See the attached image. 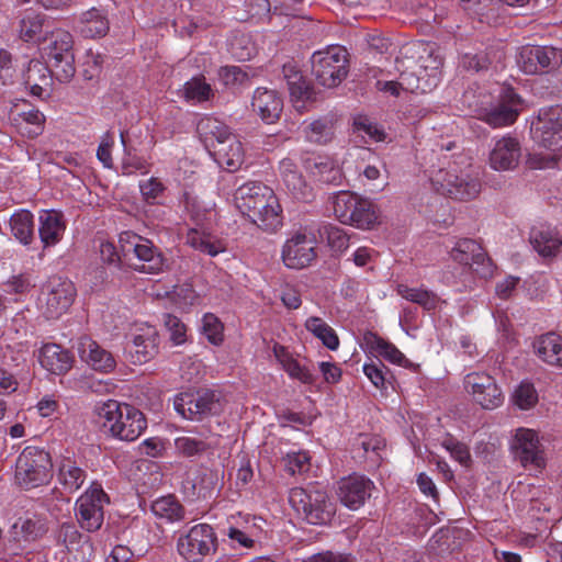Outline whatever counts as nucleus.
Returning a JSON list of instances; mask_svg holds the SVG:
<instances>
[{
    "mask_svg": "<svg viewBox=\"0 0 562 562\" xmlns=\"http://www.w3.org/2000/svg\"><path fill=\"white\" fill-rule=\"evenodd\" d=\"M237 210L266 232L282 226V210L273 190L259 181H249L234 193Z\"/></svg>",
    "mask_w": 562,
    "mask_h": 562,
    "instance_id": "f257e3e1",
    "label": "nucleus"
},
{
    "mask_svg": "<svg viewBox=\"0 0 562 562\" xmlns=\"http://www.w3.org/2000/svg\"><path fill=\"white\" fill-rule=\"evenodd\" d=\"M102 427L113 438L136 440L147 428L145 415L133 405L109 400L97 407Z\"/></svg>",
    "mask_w": 562,
    "mask_h": 562,
    "instance_id": "f03ea898",
    "label": "nucleus"
},
{
    "mask_svg": "<svg viewBox=\"0 0 562 562\" xmlns=\"http://www.w3.org/2000/svg\"><path fill=\"white\" fill-rule=\"evenodd\" d=\"M292 508L312 525H325L335 514V506L318 485L293 487L289 494Z\"/></svg>",
    "mask_w": 562,
    "mask_h": 562,
    "instance_id": "7ed1b4c3",
    "label": "nucleus"
},
{
    "mask_svg": "<svg viewBox=\"0 0 562 562\" xmlns=\"http://www.w3.org/2000/svg\"><path fill=\"white\" fill-rule=\"evenodd\" d=\"M52 460L48 452L37 447H26L15 462V482L24 490H31L49 482Z\"/></svg>",
    "mask_w": 562,
    "mask_h": 562,
    "instance_id": "20e7f679",
    "label": "nucleus"
},
{
    "mask_svg": "<svg viewBox=\"0 0 562 562\" xmlns=\"http://www.w3.org/2000/svg\"><path fill=\"white\" fill-rule=\"evenodd\" d=\"M311 64L316 81L326 88H335L348 75V52L339 45L328 46L315 52L311 57Z\"/></svg>",
    "mask_w": 562,
    "mask_h": 562,
    "instance_id": "39448f33",
    "label": "nucleus"
},
{
    "mask_svg": "<svg viewBox=\"0 0 562 562\" xmlns=\"http://www.w3.org/2000/svg\"><path fill=\"white\" fill-rule=\"evenodd\" d=\"M173 406L183 418L195 422L220 415L224 409L221 395L211 390L181 393L176 396Z\"/></svg>",
    "mask_w": 562,
    "mask_h": 562,
    "instance_id": "423d86ee",
    "label": "nucleus"
},
{
    "mask_svg": "<svg viewBox=\"0 0 562 562\" xmlns=\"http://www.w3.org/2000/svg\"><path fill=\"white\" fill-rule=\"evenodd\" d=\"M514 459L528 471H541L546 468L547 457L544 447L536 430L518 428L510 441Z\"/></svg>",
    "mask_w": 562,
    "mask_h": 562,
    "instance_id": "0eeeda50",
    "label": "nucleus"
},
{
    "mask_svg": "<svg viewBox=\"0 0 562 562\" xmlns=\"http://www.w3.org/2000/svg\"><path fill=\"white\" fill-rule=\"evenodd\" d=\"M179 554L188 562H202L217 549V537L209 524H198L178 539Z\"/></svg>",
    "mask_w": 562,
    "mask_h": 562,
    "instance_id": "6e6552de",
    "label": "nucleus"
},
{
    "mask_svg": "<svg viewBox=\"0 0 562 562\" xmlns=\"http://www.w3.org/2000/svg\"><path fill=\"white\" fill-rule=\"evenodd\" d=\"M109 497L100 484L93 483L76 502V517L82 529L88 532L99 530L104 520V504Z\"/></svg>",
    "mask_w": 562,
    "mask_h": 562,
    "instance_id": "1a4fd4ad",
    "label": "nucleus"
},
{
    "mask_svg": "<svg viewBox=\"0 0 562 562\" xmlns=\"http://www.w3.org/2000/svg\"><path fill=\"white\" fill-rule=\"evenodd\" d=\"M75 284L61 277H52L42 289L40 302L47 318H57L74 303Z\"/></svg>",
    "mask_w": 562,
    "mask_h": 562,
    "instance_id": "9d476101",
    "label": "nucleus"
},
{
    "mask_svg": "<svg viewBox=\"0 0 562 562\" xmlns=\"http://www.w3.org/2000/svg\"><path fill=\"white\" fill-rule=\"evenodd\" d=\"M517 64L527 75L549 74L562 65V49L553 46L526 45L519 50Z\"/></svg>",
    "mask_w": 562,
    "mask_h": 562,
    "instance_id": "9b49d317",
    "label": "nucleus"
},
{
    "mask_svg": "<svg viewBox=\"0 0 562 562\" xmlns=\"http://www.w3.org/2000/svg\"><path fill=\"white\" fill-rule=\"evenodd\" d=\"M436 190L443 195L459 201L475 199L482 189L479 178L470 175H457L451 171L439 170L432 179Z\"/></svg>",
    "mask_w": 562,
    "mask_h": 562,
    "instance_id": "f8f14e48",
    "label": "nucleus"
},
{
    "mask_svg": "<svg viewBox=\"0 0 562 562\" xmlns=\"http://www.w3.org/2000/svg\"><path fill=\"white\" fill-rule=\"evenodd\" d=\"M316 258V237L313 233L299 231L283 245L282 260L290 269L306 268Z\"/></svg>",
    "mask_w": 562,
    "mask_h": 562,
    "instance_id": "ddd939ff",
    "label": "nucleus"
},
{
    "mask_svg": "<svg viewBox=\"0 0 562 562\" xmlns=\"http://www.w3.org/2000/svg\"><path fill=\"white\" fill-rule=\"evenodd\" d=\"M521 98L513 88H502L496 102L484 110L482 120L494 128L512 125L521 111Z\"/></svg>",
    "mask_w": 562,
    "mask_h": 562,
    "instance_id": "4468645a",
    "label": "nucleus"
},
{
    "mask_svg": "<svg viewBox=\"0 0 562 562\" xmlns=\"http://www.w3.org/2000/svg\"><path fill=\"white\" fill-rule=\"evenodd\" d=\"M464 386L473 401L484 409H494L504 402V394L496 380L485 372H472L464 379Z\"/></svg>",
    "mask_w": 562,
    "mask_h": 562,
    "instance_id": "2eb2a0df",
    "label": "nucleus"
},
{
    "mask_svg": "<svg viewBox=\"0 0 562 562\" xmlns=\"http://www.w3.org/2000/svg\"><path fill=\"white\" fill-rule=\"evenodd\" d=\"M535 139L550 150L562 149V106L541 110L533 128Z\"/></svg>",
    "mask_w": 562,
    "mask_h": 562,
    "instance_id": "dca6fc26",
    "label": "nucleus"
},
{
    "mask_svg": "<svg viewBox=\"0 0 562 562\" xmlns=\"http://www.w3.org/2000/svg\"><path fill=\"white\" fill-rule=\"evenodd\" d=\"M158 347L159 335L156 327L143 324L133 329L125 349L134 364H142L158 353Z\"/></svg>",
    "mask_w": 562,
    "mask_h": 562,
    "instance_id": "f3484780",
    "label": "nucleus"
},
{
    "mask_svg": "<svg viewBox=\"0 0 562 562\" xmlns=\"http://www.w3.org/2000/svg\"><path fill=\"white\" fill-rule=\"evenodd\" d=\"M337 485L338 499L351 510L362 507L375 490L369 477L356 473L340 479Z\"/></svg>",
    "mask_w": 562,
    "mask_h": 562,
    "instance_id": "a211bd4d",
    "label": "nucleus"
},
{
    "mask_svg": "<svg viewBox=\"0 0 562 562\" xmlns=\"http://www.w3.org/2000/svg\"><path fill=\"white\" fill-rule=\"evenodd\" d=\"M450 255L454 261L469 266L481 278L491 277L493 273L491 259L482 246L473 239L462 238L458 240Z\"/></svg>",
    "mask_w": 562,
    "mask_h": 562,
    "instance_id": "6ab92c4d",
    "label": "nucleus"
},
{
    "mask_svg": "<svg viewBox=\"0 0 562 562\" xmlns=\"http://www.w3.org/2000/svg\"><path fill=\"white\" fill-rule=\"evenodd\" d=\"M55 540L72 554V562H88L93 554L89 536L81 533L74 522H64L55 530Z\"/></svg>",
    "mask_w": 562,
    "mask_h": 562,
    "instance_id": "aec40b11",
    "label": "nucleus"
},
{
    "mask_svg": "<svg viewBox=\"0 0 562 562\" xmlns=\"http://www.w3.org/2000/svg\"><path fill=\"white\" fill-rule=\"evenodd\" d=\"M521 158V146L516 137L510 135L497 139L492 147L488 162L496 171H509L518 167Z\"/></svg>",
    "mask_w": 562,
    "mask_h": 562,
    "instance_id": "412c9836",
    "label": "nucleus"
},
{
    "mask_svg": "<svg viewBox=\"0 0 562 562\" xmlns=\"http://www.w3.org/2000/svg\"><path fill=\"white\" fill-rule=\"evenodd\" d=\"M23 82L32 95L44 100L52 93L53 72L45 63L31 59L23 72Z\"/></svg>",
    "mask_w": 562,
    "mask_h": 562,
    "instance_id": "4be33fe9",
    "label": "nucleus"
},
{
    "mask_svg": "<svg viewBox=\"0 0 562 562\" xmlns=\"http://www.w3.org/2000/svg\"><path fill=\"white\" fill-rule=\"evenodd\" d=\"M529 240L533 249L544 258L557 256L562 247L560 233L547 223L532 226Z\"/></svg>",
    "mask_w": 562,
    "mask_h": 562,
    "instance_id": "5701e85b",
    "label": "nucleus"
},
{
    "mask_svg": "<svg viewBox=\"0 0 562 562\" xmlns=\"http://www.w3.org/2000/svg\"><path fill=\"white\" fill-rule=\"evenodd\" d=\"M251 106L265 123L272 124L280 119L283 101L274 90L258 88L254 93Z\"/></svg>",
    "mask_w": 562,
    "mask_h": 562,
    "instance_id": "b1692460",
    "label": "nucleus"
},
{
    "mask_svg": "<svg viewBox=\"0 0 562 562\" xmlns=\"http://www.w3.org/2000/svg\"><path fill=\"white\" fill-rule=\"evenodd\" d=\"M282 74L286 81L291 100L294 103H302V105H296L297 109L304 108L306 102L316 101L313 86L303 77V75L296 69L294 65H284L282 68Z\"/></svg>",
    "mask_w": 562,
    "mask_h": 562,
    "instance_id": "393cba45",
    "label": "nucleus"
},
{
    "mask_svg": "<svg viewBox=\"0 0 562 562\" xmlns=\"http://www.w3.org/2000/svg\"><path fill=\"white\" fill-rule=\"evenodd\" d=\"M279 171L285 188L293 198L310 201L312 198V189L291 158H284L280 161Z\"/></svg>",
    "mask_w": 562,
    "mask_h": 562,
    "instance_id": "a878e982",
    "label": "nucleus"
},
{
    "mask_svg": "<svg viewBox=\"0 0 562 562\" xmlns=\"http://www.w3.org/2000/svg\"><path fill=\"white\" fill-rule=\"evenodd\" d=\"M41 366L53 374H65L72 367V357L60 345L46 344L40 350Z\"/></svg>",
    "mask_w": 562,
    "mask_h": 562,
    "instance_id": "bb28decb",
    "label": "nucleus"
},
{
    "mask_svg": "<svg viewBox=\"0 0 562 562\" xmlns=\"http://www.w3.org/2000/svg\"><path fill=\"white\" fill-rule=\"evenodd\" d=\"M38 221V234L44 248L58 244L66 229L63 213L54 210L43 211Z\"/></svg>",
    "mask_w": 562,
    "mask_h": 562,
    "instance_id": "cd10ccee",
    "label": "nucleus"
},
{
    "mask_svg": "<svg viewBox=\"0 0 562 562\" xmlns=\"http://www.w3.org/2000/svg\"><path fill=\"white\" fill-rule=\"evenodd\" d=\"M210 154L220 166L225 167L228 171L237 170L244 161L243 145L235 134L217 144Z\"/></svg>",
    "mask_w": 562,
    "mask_h": 562,
    "instance_id": "c85d7f7f",
    "label": "nucleus"
},
{
    "mask_svg": "<svg viewBox=\"0 0 562 562\" xmlns=\"http://www.w3.org/2000/svg\"><path fill=\"white\" fill-rule=\"evenodd\" d=\"M133 255L142 262L136 267V270L140 272L157 274L162 272L167 266V260L160 249L145 237Z\"/></svg>",
    "mask_w": 562,
    "mask_h": 562,
    "instance_id": "c756f323",
    "label": "nucleus"
},
{
    "mask_svg": "<svg viewBox=\"0 0 562 562\" xmlns=\"http://www.w3.org/2000/svg\"><path fill=\"white\" fill-rule=\"evenodd\" d=\"M80 358L100 372H111L116 366L112 353L93 340H86L79 347Z\"/></svg>",
    "mask_w": 562,
    "mask_h": 562,
    "instance_id": "7c9ffc66",
    "label": "nucleus"
},
{
    "mask_svg": "<svg viewBox=\"0 0 562 562\" xmlns=\"http://www.w3.org/2000/svg\"><path fill=\"white\" fill-rule=\"evenodd\" d=\"M196 131L210 153L233 134L226 124L213 116L202 117L198 122Z\"/></svg>",
    "mask_w": 562,
    "mask_h": 562,
    "instance_id": "2f4dec72",
    "label": "nucleus"
},
{
    "mask_svg": "<svg viewBox=\"0 0 562 562\" xmlns=\"http://www.w3.org/2000/svg\"><path fill=\"white\" fill-rule=\"evenodd\" d=\"M536 355L546 363L562 367V337L555 333L540 336L533 342Z\"/></svg>",
    "mask_w": 562,
    "mask_h": 562,
    "instance_id": "473e14b6",
    "label": "nucleus"
},
{
    "mask_svg": "<svg viewBox=\"0 0 562 562\" xmlns=\"http://www.w3.org/2000/svg\"><path fill=\"white\" fill-rule=\"evenodd\" d=\"M78 29L83 37L95 38L104 36L110 26L105 14L97 8H92L80 15Z\"/></svg>",
    "mask_w": 562,
    "mask_h": 562,
    "instance_id": "72a5a7b5",
    "label": "nucleus"
},
{
    "mask_svg": "<svg viewBox=\"0 0 562 562\" xmlns=\"http://www.w3.org/2000/svg\"><path fill=\"white\" fill-rule=\"evenodd\" d=\"M273 353L282 368L292 379H296L304 384L315 383L316 376L313 372L307 367L301 366L283 346L274 345Z\"/></svg>",
    "mask_w": 562,
    "mask_h": 562,
    "instance_id": "f704fd0d",
    "label": "nucleus"
},
{
    "mask_svg": "<svg viewBox=\"0 0 562 562\" xmlns=\"http://www.w3.org/2000/svg\"><path fill=\"white\" fill-rule=\"evenodd\" d=\"M304 166L314 178L324 183H335L341 178L340 169L328 157H308L305 159Z\"/></svg>",
    "mask_w": 562,
    "mask_h": 562,
    "instance_id": "c9c22d12",
    "label": "nucleus"
},
{
    "mask_svg": "<svg viewBox=\"0 0 562 562\" xmlns=\"http://www.w3.org/2000/svg\"><path fill=\"white\" fill-rule=\"evenodd\" d=\"M57 479L66 491L72 493L82 486L87 473L75 460L63 458L58 463Z\"/></svg>",
    "mask_w": 562,
    "mask_h": 562,
    "instance_id": "e433bc0d",
    "label": "nucleus"
},
{
    "mask_svg": "<svg viewBox=\"0 0 562 562\" xmlns=\"http://www.w3.org/2000/svg\"><path fill=\"white\" fill-rule=\"evenodd\" d=\"M367 347L379 356L398 366L407 367L408 359L396 348L395 345L383 339L374 333H368L364 336Z\"/></svg>",
    "mask_w": 562,
    "mask_h": 562,
    "instance_id": "4c0bfd02",
    "label": "nucleus"
},
{
    "mask_svg": "<svg viewBox=\"0 0 562 562\" xmlns=\"http://www.w3.org/2000/svg\"><path fill=\"white\" fill-rule=\"evenodd\" d=\"M186 244L211 257L225 251L224 244L205 233L204 229L190 228L186 235Z\"/></svg>",
    "mask_w": 562,
    "mask_h": 562,
    "instance_id": "58836bf2",
    "label": "nucleus"
},
{
    "mask_svg": "<svg viewBox=\"0 0 562 562\" xmlns=\"http://www.w3.org/2000/svg\"><path fill=\"white\" fill-rule=\"evenodd\" d=\"M352 210L351 220H348L346 224L370 229L379 223V210L370 200L358 196V204Z\"/></svg>",
    "mask_w": 562,
    "mask_h": 562,
    "instance_id": "ea45409f",
    "label": "nucleus"
},
{
    "mask_svg": "<svg viewBox=\"0 0 562 562\" xmlns=\"http://www.w3.org/2000/svg\"><path fill=\"white\" fill-rule=\"evenodd\" d=\"M12 235L23 245H30L34 240V216L27 210L15 212L10 218Z\"/></svg>",
    "mask_w": 562,
    "mask_h": 562,
    "instance_id": "a19ab883",
    "label": "nucleus"
},
{
    "mask_svg": "<svg viewBox=\"0 0 562 562\" xmlns=\"http://www.w3.org/2000/svg\"><path fill=\"white\" fill-rule=\"evenodd\" d=\"M396 292L403 299L418 304L425 311H432L439 304V296L432 291L426 289L409 288L406 284H397Z\"/></svg>",
    "mask_w": 562,
    "mask_h": 562,
    "instance_id": "79ce46f5",
    "label": "nucleus"
},
{
    "mask_svg": "<svg viewBox=\"0 0 562 562\" xmlns=\"http://www.w3.org/2000/svg\"><path fill=\"white\" fill-rule=\"evenodd\" d=\"M151 510L155 516L171 522L182 520L186 514L184 507L175 495L157 498L151 504Z\"/></svg>",
    "mask_w": 562,
    "mask_h": 562,
    "instance_id": "37998d69",
    "label": "nucleus"
},
{
    "mask_svg": "<svg viewBox=\"0 0 562 562\" xmlns=\"http://www.w3.org/2000/svg\"><path fill=\"white\" fill-rule=\"evenodd\" d=\"M305 327L316 338H318L324 346L330 350H336L339 347V338L334 330L321 317L312 316L305 322Z\"/></svg>",
    "mask_w": 562,
    "mask_h": 562,
    "instance_id": "c03bdc74",
    "label": "nucleus"
},
{
    "mask_svg": "<svg viewBox=\"0 0 562 562\" xmlns=\"http://www.w3.org/2000/svg\"><path fill=\"white\" fill-rule=\"evenodd\" d=\"M74 38L72 35L65 30H56L52 32L49 43L45 47L49 60L65 55H74Z\"/></svg>",
    "mask_w": 562,
    "mask_h": 562,
    "instance_id": "a18cd8bd",
    "label": "nucleus"
},
{
    "mask_svg": "<svg viewBox=\"0 0 562 562\" xmlns=\"http://www.w3.org/2000/svg\"><path fill=\"white\" fill-rule=\"evenodd\" d=\"M44 16L40 13L25 12L19 21V35L24 42L36 41L43 30Z\"/></svg>",
    "mask_w": 562,
    "mask_h": 562,
    "instance_id": "49530a36",
    "label": "nucleus"
},
{
    "mask_svg": "<svg viewBox=\"0 0 562 562\" xmlns=\"http://www.w3.org/2000/svg\"><path fill=\"white\" fill-rule=\"evenodd\" d=\"M304 133L312 143L318 145L327 144L334 137L333 121L327 117L315 120L305 127Z\"/></svg>",
    "mask_w": 562,
    "mask_h": 562,
    "instance_id": "de8ad7c7",
    "label": "nucleus"
},
{
    "mask_svg": "<svg viewBox=\"0 0 562 562\" xmlns=\"http://www.w3.org/2000/svg\"><path fill=\"white\" fill-rule=\"evenodd\" d=\"M358 196L349 191H341L334 195L333 210L340 223L346 224L348 220H351V212L358 204Z\"/></svg>",
    "mask_w": 562,
    "mask_h": 562,
    "instance_id": "09e8293b",
    "label": "nucleus"
},
{
    "mask_svg": "<svg viewBox=\"0 0 562 562\" xmlns=\"http://www.w3.org/2000/svg\"><path fill=\"white\" fill-rule=\"evenodd\" d=\"M175 448L180 456L192 458L203 454L206 450L211 449V445L205 440L182 436L176 438Z\"/></svg>",
    "mask_w": 562,
    "mask_h": 562,
    "instance_id": "8fccbe9b",
    "label": "nucleus"
},
{
    "mask_svg": "<svg viewBox=\"0 0 562 562\" xmlns=\"http://www.w3.org/2000/svg\"><path fill=\"white\" fill-rule=\"evenodd\" d=\"M232 520H234V522L231 521L226 532L229 540L244 548H252L255 546L254 526H239V521L235 517H232Z\"/></svg>",
    "mask_w": 562,
    "mask_h": 562,
    "instance_id": "3c124183",
    "label": "nucleus"
},
{
    "mask_svg": "<svg viewBox=\"0 0 562 562\" xmlns=\"http://www.w3.org/2000/svg\"><path fill=\"white\" fill-rule=\"evenodd\" d=\"M53 67L52 72L59 82H69L75 74V55H65L56 59L49 60Z\"/></svg>",
    "mask_w": 562,
    "mask_h": 562,
    "instance_id": "603ef678",
    "label": "nucleus"
},
{
    "mask_svg": "<svg viewBox=\"0 0 562 562\" xmlns=\"http://www.w3.org/2000/svg\"><path fill=\"white\" fill-rule=\"evenodd\" d=\"M14 121H21L32 125V128L27 131V134L30 137H35L41 134L44 128L45 116L41 111L29 105L25 110L16 111V117H14Z\"/></svg>",
    "mask_w": 562,
    "mask_h": 562,
    "instance_id": "864d4df0",
    "label": "nucleus"
},
{
    "mask_svg": "<svg viewBox=\"0 0 562 562\" xmlns=\"http://www.w3.org/2000/svg\"><path fill=\"white\" fill-rule=\"evenodd\" d=\"M442 447L463 467H469L471 464L472 458L468 446L460 442L454 437L448 435L442 440Z\"/></svg>",
    "mask_w": 562,
    "mask_h": 562,
    "instance_id": "5fc2aeb1",
    "label": "nucleus"
},
{
    "mask_svg": "<svg viewBox=\"0 0 562 562\" xmlns=\"http://www.w3.org/2000/svg\"><path fill=\"white\" fill-rule=\"evenodd\" d=\"M212 94V88L205 82L204 78H192L184 85V95L187 99L202 102L209 100Z\"/></svg>",
    "mask_w": 562,
    "mask_h": 562,
    "instance_id": "6e6d98bb",
    "label": "nucleus"
},
{
    "mask_svg": "<svg viewBox=\"0 0 562 562\" xmlns=\"http://www.w3.org/2000/svg\"><path fill=\"white\" fill-rule=\"evenodd\" d=\"M13 529L15 535H19L18 529H20L24 540H34L45 531L43 521L37 518H20L13 525Z\"/></svg>",
    "mask_w": 562,
    "mask_h": 562,
    "instance_id": "4d7b16f0",
    "label": "nucleus"
},
{
    "mask_svg": "<svg viewBox=\"0 0 562 562\" xmlns=\"http://www.w3.org/2000/svg\"><path fill=\"white\" fill-rule=\"evenodd\" d=\"M311 457L305 451L289 452L283 458L284 469L290 474L307 472L310 469Z\"/></svg>",
    "mask_w": 562,
    "mask_h": 562,
    "instance_id": "13d9d810",
    "label": "nucleus"
},
{
    "mask_svg": "<svg viewBox=\"0 0 562 562\" xmlns=\"http://www.w3.org/2000/svg\"><path fill=\"white\" fill-rule=\"evenodd\" d=\"M514 402L520 409H529L538 402V394L531 383L522 382L514 393Z\"/></svg>",
    "mask_w": 562,
    "mask_h": 562,
    "instance_id": "bf43d9fd",
    "label": "nucleus"
},
{
    "mask_svg": "<svg viewBox=\"0 0 562 562\" xmlns=\"http://www.w3.org/2000/svg\"><path fill=\"white\" fill-rule=\"evenodd\" d=\"M202 331L213 345H220L223 341V324L213 314L203 316Z\"/></svg>",
    "mask_w": 562,
    "mask_h": 562,
    "instance_id": "052dcab7",
    "label": "nucleus"
},
{
    "mask_svg": "<svg viewBox=\"0 0 562 562\" xmlns=\"http://www.w3.org/2000/svg\"><path fill=\"white\" fill-rule=\"evenodd\" d=\"M139 190L147 203L156 204L162 196L166 187L158 178L151 177L150 179L139 182Z\"/></svg>",
    "mask_w": 562,
    "mask_h": 562,
    "instance_id": "680f3d73",
    "label": "nucleus"
},
{
    "mask_svg": "<svg viewBox=\"0 0 562 562\" xmlns=\"http://www.w3.org/2000/svg\"><path fill=\"white\" fill-rule=\"evenodd\" d=\"M104 63L103 56L99 53L89 49L86 54L85 61L82 64V76L86 80H92L99 77L102 65Z\"/></svg>",
    "mask_w": 562,
    "mask_h": 562,
    "instance_id": "e2e57ef3",
    "label": "nucleus"
},
{
    "mask_svg": "<svg viewBox=\"0 0 562 562\" xmlns=\"http://www.w3.org/2000/svg\"><path fill=\"white\" fill-rule=\"evenodd\" d=\"M220 81L224 86L243 85L248 80V75L238 66H224L217 72Z\"/></svg>",
    "mask_w": 562,
    "mask_h": 562,
    "instance_id": "0e129e2a",
    "label": "nucleus"
},
{
    "mask_svg": "<svg viewBox=\"0 0 562 562\" xmlns=\"http://www.w3.org/2000/svg\"><path fill=\"white\" fill-rule=\"evenodd\" d=\"M231 53L238 60H249L255 55V46L248 36L241 35L232 41Z\"/></svg>",
    "mask_w": 562,
    "mask_h": 562,
    "instance_id": "69168bd1",
    "label": "nucleus"
},
{
    "mask_svg": "<svg viewBox=\"0 0 562 562\" xmlns=\"http://www.w3.org/2000/svg\"><path fill=\"white\" fill-rule=\"evenodd\" d=\"M164 324L168 331L170 333V339L176 344L180 345L186 341V325L175 315L165 314L164 315Z\"/></svg>",
    "mask_w": 562,
    "mask_h": 562,
    "instance_id": "338daca9",
    "label": "nucleus"
},
{
    "mask_svg": "<svg viewBox=\"0 0 562 562\" xmlns=\"http://www.w3.org/2000/svg\"><path fill=\"white\" fill-rule=\"evenodd\" d=\"M329 246L336 251H344L349 247L350 237L345 229L337 226L325 227Z\"/></svg>",
    "mask_w": 562,
    "mask_h": 562,
    "instance_id": "774afa93",
    "label": "nucleus"
}]
</instances>
